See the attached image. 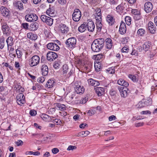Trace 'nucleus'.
<instances>
[{
  "mask_svg": "<svg viewBox=\"0 0 157 157\" xmlns=\"http://www.w3.org/2000/svg\"><path fill=\"white\" fill-rule=\"evenodd\" d=\"M104 43V40L103 38L95 40L91 44V48L92 50L94 52L100 51L103 47Z\"/></svg>",
  "mask_w": 157,
  "mask_h": 157,
  "instance_id": "f257e3e1",
  "label": "nucleus"
},
{
  "mask_svg": "<svg viewBox=\"0 0 157 157\" xmlns=\"http://www.w3.org/2000/svg\"><path fill=\"white\" fill-rule=\"evenodd\" d=\"M98 13L97 16L95 17L96 21V25L97 29V31L98 32H100L101 30V28L102 27V24L101 23V10L100 9L97 10Z\"/></svg>",
  "mask_w": 157,
  "mask_h": 157,
  "instance_id": "f03ea898",
  "label": "nucleus"
},
{
  "mask_svg": "<svg viewBox=\"0 0 157 157\" xmlns=\"http://www.w3.org/2000/svg\"><path fill=\"white\" fill-rule=\"evenodd\" d=\"M76 39L75 37L68 38L65 42L66 47L69 49H73L75 47Z\"/></svg>",
  "mask_w": 157,
  "mask_h": 157,
  "instance_id": "7ed1b4c3",
  "label": "nucleus"
},
{
  "mask_svg": "<svg viewBox=\"0 0 157 157\" xmlns=\"http://www.w3.org/2000/svg\"><path fill=\"white\" fill-rule=\"evenodd\" d=\"M40 61V57L37 55H34L29 59V64L31 67H34L39 63Z\"/></svg>",
  "mask_w": 157,
  "mask_h": 157,
  "instance_id": "20e7f679",
  "label": "nucleus"
},
{
  "mask_svg": "<svg viewBox=\"0 0 157 157\" xmlns=\"http://www.w3.org/2000/svg\"><path fill=\"white\" fill-rule=\"evenodd\" d=\"M81 17V13L80 11L78 9L74 10L72 14V19L75 21L77 22L79 21Z\"/></svg>",
  "mask_w": 157,
  "mask_h": 157,
  "instance_id": "39448f33",
  "label": "nucleus"
},
{
  "mask_svg": "<svg viewBox=\"0 0 157 157\" xmlns=\"http://www.w3.org/2000/svg\"><path fill=\"white\" fill-rule=\"evenodd\" d=\"M40 18L42 21L49 26H51L53 23V19L50 17L44 15L41 16Z\"/></svg>",
  "mask_w": 157,
  "mask_h": 157,
  "instance_id": "423d86ee",
  "label": "nucleus"
},
{
  "mask_svg": "<svg viewBox=\"0 0 157 157\" xmlns=\"http://www.w3.org/2000/svg\"><path fill=\"white\" fill-rule=\"evenodd\" d=\"M25 19L26 21L31 22L36 21L38 19L37 16L35 14H28L25 16Z\"/></svg>",
  "mask_w": 157,
  "mask_h": 157,
  "instance_id": "0eeeda50",
  "label": "nucleus"
},
{
  "mask_svg": "<svg viewBox=\"0 0 157 157\" xmlns=\"http://www.w3.org/2000/svg\"><path fill=\"white\" fill-rule=\"evenodd\" d=\"M17 102L18 104L21 105L25 102V97L22 93H19L16 96Z\"/></svg>",
  "mask_w": 157,
  "mask_h": 157,
  "instance_id": "6e6552de",
  "label": "nucleus"
},
{
  "mask_svg": "<svg viewBox=\"0 0 157 157\" xmlns=\"http://www.w3.org/2000/svg\"><path fill=\"white\" fill-rule=\"evenodd\" d=\"M2 29L3 34L9 36L11 33V30L9 26L6 23H3L2 25Z\"/></svg>",
  "mask_w": 157,
  "mask_h": 157,
  "instance_id": "1a4fd4ad",
  "label": "nucleus"
},
{
  "mask_svg": "<svg viewBox=\"0 0 157 157\" xmlns=\"http://www.w3.org/2000/svg\"><path fill=\"white\" fill-rule=\"evenodd\" d=\"M58 57L57 54L52 52H49L47 55V59L48 61H52Z\"/></svg>",
  "mask_w": 157,
  "mask_h": 157,
  "instance_id": "9d476101",
  "label": "nucleus"
},
{
  "mask_svg": "<svg viewBox=\"0 0 157 157\" xmlns=\"http://www.w3.org/2000/svg\"><path fill=\"white\" fill-rule=\"evenodd\" d=\"M47 48L50 50L58 51L59 49V47L56 44L54 43H50L47 45Z\"/></svg>",
  "mask_w": 157,
  "mask_h": 157,
  "instance_id": "9b49d317",
  "label": "nucleus"
},
{
  "mask_svg": "<svg viewBox=\"0 0 157 157\" xmlns=\"http://www.w3.org/2000/svg\"><path fill=\"white\" fill-rule=\"evenodd\" d=\"M153 8V5L150 2H147L144 4V9L147 13L151 12Z\"/></svg>",
  "mask_w": 157,
  "mask_h": 157,
  "instance_id": "f8f14e48",
  "label": "nucleus"
},
{
  "mask_svg": "<svg viewBox=\"0 0 157 157\" xmlns=\"http://www.w3.org/2000/svg\"><path fill=\"white\" fill-rule=\"evenodd\" d=\"M118 89L122 97L125 98L127 97L128 95L127 91H128V89L127 88L119 86Z\"/></svg>",
  "mask_w": 157,
  "mask_h": 157,
  "instance_id": "ddd939ff",
  "label": "nucleus"
},
{
  "mask_svg": "<svg viewBox=\"0 0 157 157\" xmlns=\"http://www.w3.org/2000/svg\"><path fill=\"white\" fill-rule=\"evenodd\" d=\"M87 21L88 22L86 24L87 30L89 32H92L94 31L95 29L94 23L92 20H89V21Z\"/></svg>",
  "mask_w": 157,
  "mask_h": 157,
  "instance_id": "4468645a",
  "label": "nucleus"
},
{
  "mask_svg": "<svg viewBox=\"0 0 157 157\" xmlns=\"http://www.w3.org/2000/svg\"><path fill=\"white\" fill-rule=\"evenodd\" d=\"M119 32L121 35L124 34L126 31V28L125 23L123 21H121L119 29Z\"/></svg>",
  "mask_w": 157,
  "mask_h": 157,
  "instance_id": "2eb2a0df",
  "label": "nucleus"
},
{
  "mask_svg": "<svg viewBox=\"0 0 157 157\" xmlns=\"http://www.w3.org/2000/svg\"><path fill=\"white\" fill-rule=\"evenodd\" d=\"M59 27L60 30L62 33L66 34L69 31V28L65 24H61L59 25Z\"/></svg>",
  "mask_w": 157,
  "mask_h": 157,
  "instance_id": "dca6fc26",
  "label": "nucleus"
},
{
  "mask_svg": "<svg viewBox=\"0 0 157 157\" xmlns=\"http://www.w3.org/2000/svg\"><path fill=\"white\" fill-rule=\"evenodd\" d=\"M41 118L44 121L46 122H49L50 121L52 120V118H54L55 117L50 116L48 115L43 113L41 115Z\"/></svg>",
  "mask_w": 157,
  "mask_h": 157,
  "instance_id": "f3484780",
  "label": "nucleus"
},
{
  "mask_svg": "<svg viewBox=\"0 0 157 157\" xmlns=\"http://www.w3.org/2000/svg\"><path fill=\"white\" fill-rule=\"evenodd\" d=\"M148 29L150 31L151 33L153 34L155 33L156 29L155 26L154 25L153 22H149L148 25Z\"/></svg>",
  "mask_w": 157,
  "mask_h": 157,
  "instance_id": "a211bd4d",
  "label": "nucleus"
},
{
  "mask_svg": "<svg viewBox=\"0 0 157 157\" xmlns=\"http://www.w3.org/2000/svg\"><path fill=\"white\" fill-rule=\"evenodd\" d=\"M1 12L2 15L4 16H8L10 13L9 10L6 7L2 6L0 8Z\"/></svg>",
  "mask_w": 157,
  "mask_h": 157,
  "instance_id": "6ab92c4d",
  "label": "nucleus"
},
{
  "mask_svg": "<svg viewBox=\"0 0 157 157\" xmlns=\"http://www.w3.org/2000/svg\"><path fill=\"white\" fill-rule=\"evenodd\" d=\"M41 69L43 75L46 76L48 75V67L46 65H42Z\"/></svg>",
  "mask_w": 157,
  "mask_h": 157,
  "instance_id": "aec40b11",
  "label": "nucleus"
},
{
  "mask_svg": "<svg viewBox=\"0 0 157 157\" xmlns=\"http://www.w3.org/2000/svg\"><path fill=\"white\" fill-rule=\"evenodd\" d=\"M106 20L109 24L110 25H113L115 22V19H114L113 17L111 15H108L106 17Z\"/></svg>",
  "mask_w": 157,
  "mask_h": 157,
  "instance_id": "412c9836",
  "label": "nucleus"
},
{
  "mask_svg": "<svg viewBox=\"0 0 157 157\" xmlns=\"http://www.w3.org/2000/svg\"><path fill=\"white\" fill-rule=\"evenodd\" d=\"M96 93L98 95L100 96L104 94V89L103 87H97L95 88Z\"/></svg>",
  "mask_w": 157,
  "mask_h": 157,
  "instance_id": "4be33fe9",
  "label": "nucleus"
},
{
  "mask_svg": "<svg viewBox=\"0 0 157 157\" xmlns=\"http://www.w3.org/2000/svg\"><path fill=\"white\" fill-rule=\"evenodd\" d=\"M117 83L120 85L124 86V87L126 88L129 85V84L128 82L122 78L119 79L118 80Z\"/></svg>",
  "mask_w": 157,
  "mask_h": 157,
  "instance_id": "5701e85b",
  "label": "nucleus"
},
{
  "mask_svg": "<svg viewBox=\"0 0 157 157\" xmlns=\"http://www.w3.org/2000/svg\"><path fill=\"white\" fill-rule=\"evenodd\" d=\"M27 36L29 39L32 40H36L37 38V35L32 32L28 33L27 34Z\"/></svg>",
  "mask_w": 157,
  "mask_h": 157,
  "instance_id": "b1692460",
  "label": "nucleus"
},
{
  "mask_svg": "<svg viewBox=\"0 0 157 157\" xmlns=\"http://www.w3.org/2000/svg\"><path fill=\"white\" fill-rule=\"evenodd\" d=\"M106 47L107 49H111L113 46V43L111 39L107 38L106 39Z\"/></svg>",
  "mask_w": 157,
  "mask_h": 157,
  "instance_id": "393cba45",
  "label": "nucleus"
},
{
  "mask_svg": "<svg viewBox=\"0 0 157 157\" xmlns=\"http://www.w3.org/2000/svg\"><path fill=\"white\" fill-rule=\"evenodd\" d=\"M55 82L53 80L49 79L47 81L46 84V87L48 88H52L55 85Z\"/></svg>",
  "mask_w": 157,
  "mask_h": 157,
  "instance_id": "a878e982",
  "label": "nucleus"
},
{
  "mask_svg": "<svg viewBox=\"0 0 157 157\" xmlns=\"http://www.w3.org/2000/svg\"><path fill=\"white\" fill-rule=\"evenodd\" d=\"M86 23H83L78 28V30L81 33L84 32L86 29Z\"/></svg>",
  "mask_w": 157,
  "mask_h": 157,
  "instance_id": "bb28decb",
  "label": "nucleus"
},
{
  "mask_svg": "<svg viewBox=\"0 0 157 157\" xmlns=\"http://www.w3.org/2000/svg\"><path fill=\"white\" fill-rule=\"evenodd\" d=\"M6 41L7 43L8 47L9 46H12L13 44L14 41L13 37L11 36H9L6 39Z\"/></svg>",
  "mask_w": 157,
  "mask_h": 157,
  "instance_id": "cd10ccee",
  "label": "nucleus"
},
{
  "mask_svg": "<svg viewBox=\"0 0 157 157\" xmlns=\"http://www.w3.org/2000/svg\"><path fill=\"white\" fill-rule=\"evenodd\" d=\"M84 91V89L83 86H77L75 88V91L77 94L82 93Z\"/></svg>",
  "mask_w": 157,
  "mask_h": 157,
  "instance_id": "c85d7f7f",
  "label": "nucleus"
},
{
  "mask_svg": "<svg viewBox=\"0 0 157 157\" xmlns=\"http://www.w3.org/2000/svg\"><path fill=\"white\" fill-rule=\"evenodd\" d=\"M90 132L88 131H82L79 132L78 134V136L85 137L87 136L89 134Z\"/></svg>",
  "mask_w": 157,
  "mask_h": 157,
  "instance_id": "c756f323",
  "label": "nucleus"
},
{
  "mask_svg": "<svg viewBox=\"0 0 157 157\" xmlns=\"http://www.w3.org/2000/svg\"><path fill=\"white\" fill-rule=\"evenodd\" d=\"M39 24L37 22H33L30 26L31 30L33 31L37 30L39 27Z\"/></svg>",
  "mask_w": 157,
  "mask_h": 157,
  "instance_id": "7c9ffc66",
  "label": "nucleus"
},
{
  "mask_svg": "<svg viewBox=\"0 0 157 157\" xmlns=\"http://www.w3.org/2000/svg\"><path fill=\"white\" fill-rule=\"evenodd\" d=\"M56 106L60 110H63L66 109V106L64 104L60 103H57L56 104Z\"/></svg>",
  "mask_w": 157,
  "mask_h": 157,
  "instance_id": "2f4dec72",
  "label": "nucleus"
},
{
  "mask_svg": "<svg viewBox=\"0 0 157 157\" xmlns=\"http://www.w3.org/2000/svg\"><path fill=\"white\" fill-rule=\"evenodd\" d=\"M150 47V44L148 42H145L143 44V50L146 52L148 50Z\"/></svg>",
  "mask_w": 157,
  "mask_h": 157,
  "instance_id": "473e14b6",
  "label": "nucleus"
},
{
  "mask_svg": "<svg viewBox=\"0 0 157 157\" xmlns=\"http://www.w3.org/2000/svg\"><path fill=\"white\" fill-rule=\"evenodd\" d=\"M5 43V39L4 37L2 36L0 38V48L2 49L4 47Z\"/></svg>",
  "mask_w": 157,
  "mask_h": 157,
  "instance_id": "72a5a7b5",
  "label": "nucleus"
},
{
  "mask_svg": "<svg viewBox=\"0 0 157 157\" xmlns=\"http://www.w3.org/2000/svg\"><path fill=\"white\" fill-rule=\"evenodd\" d=\"M142 102L143 103L144 102L145 107L151 105L152 103L151 100L143 99Z\"/></svg>",
  "mask_w": 157,
  "mask_h": 157,
  "instance_id": "f704fd0d",
  "label": "nucleus"
},
{
  "mask_svg": "<svg viewBox=\"0 0 157 157\" xmlns=\"http://www.w3.org/2000/svg\"><path fill=\"white\" fill-rule=\"evenodd\" d=\"M103 55L102 54H98L94 56L95 59L97 60H99L102 59L103 57Z\"/></svg>",
  "mask_w": 157,
  "mask_h": 157,
  "instance_id": "c9c22d12",
  "label": "nucleus"
},
{
  "mask_svg": "<svg viewBox=\"0 0 157 157\" xmlns=\"http://www.w3.org/2000/svg\"><path fill=\"white\" fill-rule=\"evenodd\" d=\"M125 21L126 24L129 25L131 24V18L128 16H126L125 18Z\"/></svg>",
  "mask_w": 157,
  "mask_h": 157,
  "instance_id": "e433bc0d",
  "label": "nucleus"
},
{
  "mask_svg": "<svg viewBox=\"0 0 157 157\" xmlns=\"http://www.w3.org/2000/svg\"><path fill=\"white\" fill-rule=\"evenodd\" d=\"M145 30L143 29H139L137 31V33L140 36H143L145 33Z\"/></svg>",
  "mask_w": 157,
  "mask_h": 157,
  "instance_id": "4c0bfd02",
  "label": "nucleus"
},
{
  "mask_svg": "<svg viewBox=\"0 0 157 157\" xmlns=\"http://www.w3.org/2000/svg\"><path fill=\"white\" fill-rule=\"evenodd\" d=\"M94 67L96 71L99 72L100 71L101 66L99 63H95Z\"/></svg>",
  "mask_w": 157,
  "mask_h": 157,
  "instance_id": "58836bf2",
  "label": "nucleus"
},
{
  "mask_svg": "<svg viewBox=\"0 0 157 157\" xmlns=\"http://www.w3.org/2000/svg\"><path fill=\"white\" fill-rule=\"evenodd\" d=\"M53 67L56 69H59L60 67V62L58 61H56L53 65Z\"/></svg>",
  "mask_w": 157,
  "mask_h": 157,
  "instance_id": "ea45409f",
  "label": "nucleus"
},
{
  "mask_svg": "<svg viewBox=\"0 0 157 157\" xmlns=\"http://www.w3.org/2000/svg\"><path fill=\"white\" fill-rule=\"evenodd\" d=\"M96 111L94 109H92L88 111L87 113L90 116H92L94 114L96 113Z\"/></svg>",
  "mask_w": 157,
  "mask_h": 157,
  "instance_id": "a19ab883",
  "label": "nucleus"
},
{
  "mask_svg": "<svg viewBox=\"0 0 157 157\" xmlns=\"http://www.w3.org/2000/svg\"><path fill=\"white\" fill-rule=\"evenodd\" d=\"M131 13L135 16L136 15H138V14L140 13V10H138L136 9H132L131 10Z\"/></svg>",
  "mask_w": 157,
  "mask_h": 157,
  "instance_id": "79ce46f5",
  "label": "nucleus"
},
{
  "mask_svg": "<svg viewBox=\"0 0 157 157\" xmlns=\"http://www.w3.org/2000/svg\"><path fill=\"white\" fill-rule=\"evenodd\" d=\"M129 50V49L128 48V46L125 45L124 46V47L122 48L121 49V51L122 52H125L127 53L128 52Z\"/></svg>",
  "mask_w": 157,
  "mask_h": 157,
  "instance_id": "37998d69",
  "label": "nucleus"
},
{
  "mask_svg": "<svg viewBox=\"0 0 157 157\" xmlns=\"http://www.w3.org/2000/svg\"><path fill=\"white\" fill-rule=\"evenodd\" d=\"M128 77L132 79V80L134 82H136L138 81L137 78H136V76L132 75H129Z\"/></svg>",
  "mask_w": 157,
  "mask_h": 157,
  "instance_id": "c03bdc74",
  "label": "nucleus"
},
{
  "mask_svg": "<svg viewBox=\"0 0 157 157\" xmlns=\"http://www.w3.org/2000/svg\"><path fill=\"white\" fill-rule=\"evenodd\" d=\"M56 111L55 108H51L48 110V114L50 115H53Z\"/></svg>",
  "mask_w": 157,
  "mask_h": 157,
  "instance_id": "a18cd8bd",
  "label": "nucleus"
},
{
  "mask_svg": "<svg viewBox=\"0 0 157 157\" xmlns=\"http://www.w3.org/2000/svg\"><path fill=\"white\" fill-rule=\"evenodd\" d=\"M51 121L56 123L57 124H60L61 123V120L58 119H52V120Z\"/></svg>",
  "mask_w": 157,
  "mask_h": 157,
  "instance_id": "49530a36",
  "label": "nucleus"
},
{
  "mask_svg": "<svg viewBox=\"0 0 157 157\" xmlns=\"http://www.w3.org/2000/svg\"><path fill=\"white\" fill-rule=\"evenodd\" d=\"M141 13H140L138 14V15H136L133 16L134 19L136 20H139L141 18Z\"/></svg>",
  "mask_w": 157,
  "mask_h": 157,
  "instance_id": "de8ad7c7",
  "label": "nucleus"
},
{
  "mask_svg": "<svg viewBox=\"0 0 157 157\" xmlns=\"http://www.w3.org/2000/svg\"><path fill=\"white\" fill-rule=\"evenodd\" d=\"M22 52L18 49L16 50V53L17 55V57L20 58L22 56Z\"/></svg>",
  "mask_w": 157,
  "mask_h": 157,
  "instance_id": "09e8293b",
  "label": "nucleus"
},
{
  "mask_svg": "<svg viewBox=\"0 0 157 157\" xmlns=\"http://www.w3.org/2000/svg\"><path fill=\"white\" fill-rule=\"evenodd\" d=\"M46 12L47 14L49 15L50 14H52L53 13V9H52L51 8H49L46 11Z\"/></svg>",
  "mask_w": 157,
  "mask_h": 157,
  "instance_id": "8fccbe9b",
  "label": "nucleus"
},
{
  "mask_svg": "<svg viewBox=\"0 0 157 157\" xmlns=\"http://www.w3.org/2000/svg\"><path fill=\"white\" fill-rule=\"evenodd\" d=\"M17 4L18 5V8L20 10H21L22 9H23V4L21 2H17Z\"/></svg>",
  "mask_w": 157,
  "mask_h": 157,
  "instance_id": "3c124183",
  "label": "nucleus"
},
{
  "mask_svg": "<svg viewBox=\"0 0 157 157\" xmlns=\"http://www.w3.org/2000/svg\"><path fill=\"white\" fill-rule=\"evenodd\" d=\"M142 102V100L141 101H140L139 102V103L138 104V108H143L144 107H145V105H144V102L143 103Z\"/></svg>",
  "mask_w": 157,
  "mask_h": 157,
  "instance_id": "603ef678",
  "label": "nucleus"
},
{
  "mask_svg": "<svg viewBox=\"0 0 157 157\" xmlns=\"http://www.w3.org/2000/svg\"><path fill=\"white\" fill-rule=\"evenodd\" d=\"M45 78L43 77H39L37 79L38 82L40 83L43 82L45 80Z\"/></svg>",
  "mask_w": 157,
  "mask_h": 157,
  "instance_id": "864d4df0",
  "label": "nucleus"
},
{
  "mask_svg": "<svg viewBox=\"0 0 157 157\" xmlns=\"http://www.w3.org/2000/svg\"><path fill=\"white\" fill-rule=\"evenodd\" d=\"M113 67L109 68L108 69V71L110 74H113L115 73V70L114 69Z\"/></svg>",
  "mask_w": 157,
  "mask_h": 157,
  "instance_id": "5fc2aeb1",
  "label": "nucleus"
},
{
  "mask_svg": "<svg viewBox=\"0 0 157 157\" xmlns=\"http://www.w3.org/2000/svg\"><path fill=\"white\" fill-rule=\"evenodd\" d=\"M29 114L31 116H34L36 114V112L34 110H31L30 111Z\"/></svg>",
  "mask_w": 157,
  "mask_h": 157,
  "instance_id": "6e6d98bb",
  "label": "nucleus"
},
{
  "mask_svg": "<svg viewBox=\"0 0 157 157\" xmlns=\"http://www.w3.org/2000/svg\"><path fill=\"white\" fill-rule=\"evenodd\" d=\"M16 144L17 146H21L23 144V142L22 140H19L16 142Z\"/></svg>",
  "mask_w": 157,
  "mask_h": 157,
  "instance_id": "4d7b16f0",
  "label": "nucleus"
},
{
  "mask_svg": "<svg viewBox=\"0 0 157 157\" xmlns=\"http://www.w3.org/2000/svg\"><path fill=\"white\" fill-rule=\"evenodd\" d=\"M117 119L115 116L114 115H112L109 116V121H112V120H115Z\"/></svg>",
  "mask_w": 157,
  "mask_h": 157,
  "instance_id": "13d9d810",
  "label": "nucleus"
},
{
  "mask_svg": "<svg viewBox=\"0 0 157 157\" xmlns=\"http://www.w3.org/2000/svg\"><path fill=\"white\" fill-rule=\"evenodd\" d=\"M94 80L92 78H90L88 80V83L89 85L93 86V83L94 82Z\"/></svg>",
  "mask_w": 157,
  "mask_h": 157,
  "instance_id": "bf43d9fd",
  "label": "nucleus"
},
{
  "mask_svg": "<svg viewBox=\"0 0 157 157\" xmlns=\"http://www.w3.org/2000/svg\"><path fill=\"white\" fill-rule=\"evenodd\" d=\"M100 84V83L98 81L94 80L93 83V86H98Z\"/></svg>",
  "mask_w": 157,
  "mask_h": 157,
  "instance_id": "052dcab7",
  "label": "nucleus"
},
{
  "mask_svg": "<svg viewBox=\"0 0 157 157\" xmlns=\"http://www.w3.org/2000/svg\"><path fill=\"white\" fill-rule=\"evenodd\" d=\"M131 54L132 55H134L136 56H137L138 55V53L137 51L135 49H133Z\"/></svg>",
  "mask_w": 157,
  "mask_h": 157,
  "instance_id": "680f3d73",
  "label": "nucleus"
},
{
  "mask_svg": "<svg viewBox=\"0 0 157 157\" xmlns=\"http://www.w3.org/2000/svg\"><path fill=\"white\" fill-rule=\"evenodd\" d=\"M76 148V147L75 146L70 145L68 147L67 150H73Z\"/></svg>",
  "mask_w": 157,
  "mask_h": 157,
  "instance_id": "e2e57ef3",
  "label": "nucleus"
},
{
  "mask_svg": "<svg viewBox=\"0 0 157 157\" xmlns=\"http://www.w3.org/2000/svg\"><path fill=\"white\" fill-rule=\"evenodd\" d=\"M151 113V112L149 111H148V110L143 111H142L140 113L141 114H142V115H145V114H150Z\"/></svg>",
  "mask_w": 157,
  "mask_h": 157,
  "instance_id": "0e129e2a",
  "label": "nucleus"
},
{
  "mask_svg": "<svg viewBox=\"0 0 157 157\" xmlns=\"http://www.w3.org/2000/svg\"><path fill=\"white\" fill-rule=\"evenodd\" d=\"M52 151L53 154H56L59 151V150L58 148H55L52 149Z\"/></svg>",
  "mask_w": 157,
  "mask_h": 157,
  "instance_id": "69168bd1",
  "label": "nucleus"
},
{
  "mask_svg": "<svg viewBox=\"0 0 157 157\" xmlns=\"http://www.w3.org/2000/svg\"><path fill=\"white\" fill-rule=\"evenodd\" d=\"M88 125L86 123H82L79 125V127L81 128H84L85 127H87Z\"/></svg>",
  "mask_w": 157,
  "mask_h": 157,
  "instance_id": "338daca9",
  "label": "nucleus"
},
{
  "mask_svg": "<svg viewBox=\"0 0 157 157\" xmlns=\"http://www.w3.org/2000/svg\"><path fill=\"white\" fill-rule=\"evenodd\" d=\"M59 113L60 115L62 116L65 117L67 115V112L64 111H62L61 112H60Z\"/></svg>",
  "mask_w": 157,
  "mask_h": 157,
  "instance_id": "774afa93",
  "label": "nucleus"
}]
</instances>
